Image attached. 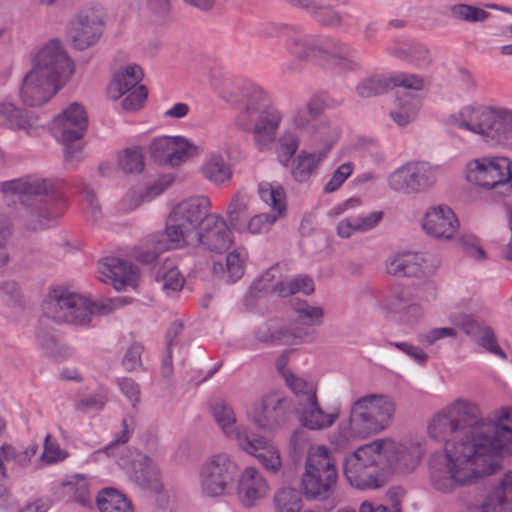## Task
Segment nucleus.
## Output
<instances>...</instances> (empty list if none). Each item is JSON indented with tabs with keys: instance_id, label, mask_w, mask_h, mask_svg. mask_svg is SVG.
I'll return each mask as SVG.
<instances>
[{
	"instance_id": "obj_53",
	"label": "nucleus",
	"mask_w": 512,
	"mask_h": 512,
	"mask_svg": "<svg viewBox=\"0 0 512 512\" xmlns=\"http://www.w3.org/2000/svg\"><path fill=\"white\" fill-rule=\"evenodd\" d=\"M118 165L124 173H140L144 168L143 155L139 148H127L119 157Z\"/></svg>"
},
{
	"instance_id": "obj_18",
	"label": "nucleus",
	"mask_w": 512,
	"mask_h": 512,
	"mask_svg": "<svg viewBox=\"0 0 512 512\" xmlns=\"http://www.w3.org/2000/svg\"><path fill=\"white\" fill-rule=\"evenodd\" d=\"M149 152L155 163L177 167L190 157L198 155L199 148L184 137L164 136L152 141Z\"/></svg>"
},
{
	"instance_id": "obj_9",
	"label": "nucleus",
	"mask_w": 512,
	"mask_h": 512,
	"mask_svg": "<svg viewBox=\"0 0 512 512\" xmlns=\"http://www.w3.org/2000/svg\"><path fill=\"white\" fill-rule=\"evenodd\" d=\"M338 472L336 461L326 446L311 448L305 460L300 491L308 500L325 501L335 492Z\"/></svg>"
},
{
	"instance_id": "obj_58",
	"label": "nucleus",
	"mask_w": 512,
	"mask_h": 512,
	"mask_svg": "<svg viewBox=\"0 0 512 512\" xmlns=\"http://www.w3.org/2000/svg\"><path fill=\"white\" fill-rule=\"evenodd\" d=\"M354 165L351 162H346L340 165L333 173L329 182L324 186L326 193H332L339 189L346 179L352 174Z\"/></svg>"
},
{
	"instance_id": "obj_5",
	"label": "nucleus",
	"mask_w": 512,
	"mask_h": 512,
	"mask_svg": "<svg viewBox=\"0 0 512 512\" xmlns=\"http://www.w3.org/2000/svg\"><path fill=\"white\" fill-rule=\"evenodd\" d=\"M236 125L253 134L255 146L259 151H267L275 142L283 119L282 112L272 105L267 93L260 87L247 86L242 100L237 106Z\"/></svg>"
},
{
	"instance_id": "obj_47",
	"label": "nucleus",
	"mask_w": 512,
	"mask_h": 512,
	"mask_svg": "<svg viewBox=\"0 0 512 512\" xmlns=\"http://www.w3.org/2000/svg\"><path fill=\"white\" fill-rule=\"evenodd\" d=\"M388 75H375L364 79L356 86V93L361 98L375 97L390 90Z\"/></svg>"
},
{
	"instance_id": "obj_14",
	"label": "nucleus",
	"mask_w": 512,
	"mask_h": 512,
	"mask_svg": "<svg viewBox=\"0 0 512 512\" xmlns=\"http://www.w3.org/2000/svg\"><path fill=\"white\" fill-rule=\"evenodd\" d=\"M105 12L102 6L85 7L71 20L68 39L73 48L83 51L95 45L102 36Z\"/></svg>"
},
{
	"instance_id": "obj_44",
	"label": "nucleus",
	"mask_w": 512,
	"mask_h": 512,
	"mask_svg": "<svg viewBox=\"0 0 512 512\" xmlns=\"http://www.w3.org/2000/svg\"><path fill=\"white\" fill-rule=\"evenodd\" d=\"M399 109L391 111L390 116L399 126H406L416 115L420 101L417 96L404 93L398 98Z\"/></svg>"
},
{
	"instance_id": "obj_27",
	"label": "nucleus",
	"mask_w": 512,
	"mask_h": 512,
	"mask_svg": "<svg viewBox=\"0 0 512 512\" xmlns=\"http://www.w3.org/2000/svg\"><path fill=\"white\" fill-rule=\"evenodd\" d=\"M209 206L206 197H192L175 206L171 213L194 232L196 228H201L203 222L211 215Z\"/></svg>"
},
{
	"instance_id": "obj_43",
	"label": "nucleus",
	"mask_w": 512,
	"mask_h": 512,
	"mask_svg": "<svg viewBox=\"0 0 512 512\" xmlns=\"http://www.w3.org/2000/svg\"><path fill=\"white\" fill-rule=\"evenodd\" d=\"M236 443L242 451L254 456L257 460L260 459L262 455H269L279 451L270 440L265 437L251 438L248 435V431L240 436Z\"/></svg>"
},
{
	"instance_id": "obj_56",
	"label": "nucleus",
	"mask_w": 512,
	"mask_h": 512,
	"mask_svg": "<svg viewBox=\"0 0 512 512\" xmlns=\"http://www.w3.org/2000/svg\"><path fill=\"white\" fill-rule=\"evenodd\" d=\"M388 76L391 89L403 87L405 89L420 91L424 88V79L419 75L399 72Z\"/></svg>"
},
{
	"instance_id": "obj_52",
	"label": "nucleus",
	"mask_w": 512,
	"mask_h": 512,
	"mask_svg": "<svg viewBox=\"0 0 512 512\" xmlns=\"http://www.w3.org/2000/svg\"><path fill=\"white\" fill-rule=\"evenodd\" d=\"M243 135L238 131L227 130L221 137L219 149L222 150L227 159H237L241 154Z\"/></svg>"
},
{
	"instance_id": "obj_34",
	"label": "nucleus",
	"mask_w": 512,
	"mask_h": 512,
	"mask_svg": "<svg viewBox=\"0 0 512 512\" xmlns=\"http://www.w3.org/2000/svg\"><path fill=\"white\" fill-rule=\"evenodd\" d=\"M143 78V71L136 64L128 65L119 70L108 86V96L112 100H117L127 92L134 90L139 86Z\"/></svg>"
},
{
	"instance_id": "obj_7",
	"label": "nucleus",
	"mask_w": 512,
	"mask_h": 512,
	"mask_svg": "<svg viewBox=\"0 0 512 512\" xmlns=\"http://www.w3.org/2000/svg\"><path fill=\"white\" fill-rule=\"evenodd\" d=\"M133 419L123 418L122 430L116 434L115 440L107 445L103 452L107 456L116 458L120 468L140 487L159 490L161 487L160 474L153 461L137 450L124 445L129 441L133 431Z\"/></svg>"
},
{
	"instance_id": "obj_16",
	"label": "nucleus",
	"mask_w": 512,
	"mask_h": 512,
	"mask_svg": "<svg viewBox=\"0 0 512 512\" xmlns=\"http://www.w3.org/2000/svg\"><path fill=\"white\" fill-rule=\"evenodd\" d=\"M509 158L504 156L482 157L466 165V179L486 189L505 191L508 180Z\"/></svg>"
},
{
	"instance_id": "obj_51",
	"label": "nucleus",
	"mask_w": 512,
	"mask_h": 512,
	"mask_svg": "<svg viewBox=\"0 0 512 512\" xmlns=\"http://www.w3.org/2000/svg\"><path fill=\"white\" fill-rule=\"evenodd\" d=\"M247 254L244 250H234L226 257L227 281L236 282L239 280L245 270Z\"/></svg>"
},
{
	"instance_id": "obj_19",
	"label": "nucleus",
	"mask_w": 512,
	"mask_h": 512,
	"mask_svg": "<svg viewBox=\"0 0 512 512\" xmlns=\"http://www.w3.org/2000/svg\"><path fill=\"white\" fill-rule=\"evenodd\" d=\"M260 199L271 207V213L257 214L243 228L252 234H259L267 231L279 218L286 213L285 191L282 187H273L268 182H261L258 185Z\"/></svg>"
},
{
	"instance_id": "obj_1",
	"label": "nucleus",
	"mask_w": 512,
	"mask_h": 512,
	"mask_svg": "<svg viewBox=\"0 0 512 512\" xmlns=\"http://www.w3.org/2000/svg\"><path fill=\"white\" fill-rule=\"evenodd\" d=\"M427 433L445 442L429 459L430 484L450 494L498 471L499 456H512V408L484 421L477 404L458 398L432 416Z\"/></svg>"
},
{
	"instance_id": "obj_42",
	"label": "nucleus",
	"mask_w": 512,
	"mask_h": 512,
	"mask_svg": "<svg viewBox=\"0 0 512 512\" xmlns=\"http://www.w3.org/2000/svg\"><path fill=\"white\" fill-rule=\"evenodd\" d=\"M284 381L296 398L297 404L294 406V409L317 397L316 386L311 381H307L296 374H288L287 379Z\"/></svg>"
},
{
	"instance_id": "obj_30",
	"label": "nucleus",
	"mask_w": 512,
	"mask_h": 512,
	"mask_svg": "<svg viewBox=\"0 0 512 512\" xmlns=\"http://www.w3.org/2000/svg\"><path fill=\"white\" fill-rule=\"evenodd\" d=\"M301 424L311 430H323L331 427L339 417V412H324L319 406L317 397L304 405L295 408Z\"/></svg>"
},
{
	"instance_id": "obj_35",
	"label": "nucleus",
	"mask_w": 512,
	"mask_h": 512,
	"mask_svg": "<svg viewBox=\"0 0 512 512\" xmlns=\"http://www.w3.org/2000/svg\"><path fill=\"white\" fill-rule=\"evenodd\" d=\"M322 53L326 55L333 66L341 70L355 71L360 68V62L354 50L341 41H330L326 47H321L320 54Z\"/></svg>"
},
{
	"instance_id": "obj_12",
	"label": "nucleus",
	"mask_w": 512,
	"mask_h": 512,
	"mask_svg": "<svg viewBox=\"0 0 512 512\" xmlns=\"http://www.w3.org/2000/svg\"><path fill=\"white\" fill-rule=\"evenodd\" d=\"M292 399L282 391H271L255 404L251 419L256 427L275 431L284 426L294 412Z\"/></svg>"
},
{
	"instance_id": "obj_61",
	"label": "nucleus",
	"mask_w": 512,
	"mask_h": 512,
	"mask_svg": "<svg viewBox=\"0 0 512 512\" xmlns=\"http://www.w3.org/2000/svg\"><path fill=\"white\" fill-rule=\"evenodd\" d=\"M147 89L144 85L137 86L122 101V107L126 111H136L143 106L147 99Z\"/></svg>"
},
{
	"instance_id": "obj_3",
	"label": "nucleus",
	"mask_w": 512,
	"mask_h": 512,
	"mask_svg": "<svg viewBox=\"0 0 512 512\" xmlns=\"http://www.w3.org/2000/svg\"><path fill=\"white\" fill-rule=\"evenodd\" d=\"M395 403L387 395L368 394L358 398L350 408L347 421H342L330 435V443L337 449H346L352 442L364 439L386 429L395 414Z\"/></svg>"
},
{
	"instance_id": "obj_31",
	"label": "nucleus",
	"mask_w": 512,
	"mask_h": 512,
	"mask_svg": "<svg viewBox=\"0 0 512 512\" xmlns=\"http://www.w3.org/2000/svg\"><path fill=\"white\" fill-rule=\"evenodd\" d=\"M482 512H512V470L503 474L484 502Z\"/></svg>"
},
{
	"instance_id": "obj_26",
	"label": "nucleus",
	"mask_w": 512,
	"mask_h": 512,
	"mask_svg": "<svg viewBox=\"0 0 512 512\" xmlns=\"http://www.w3.org/2000/svg\"><path fill=\"white\" fill-rule=\"evenodd\" d=\"M382 441L389 442L392 447L390 451L382 453L389 460L388 474L395 469L411 471L414 470L421 459L422 449L417 444H397L395 441L385 438Z\"/></svg>"
},
{
	"instance_id": "obj_64",
	"label": "nucleus",
	"mask_w": 512,
	"mask_h": 512,
	"mask_svg": "<svg viewBox=\"0 0 512 512\" xmlns=\"http://www.w3.org/2000/svg\"><path fill=\"white\" fill-rule=\"evenodd\" d=\"M144 347L140 343H133L126 351L122 364L127 371H134L142 366L141 354Z\"/></svg>"
},
{
	"instance_id": "obj_17",
	"label": "nucleus",
	"mask_w": 512,
	"mask_h": 512,
	"mask_svg": "<svg viewBox=\"0 0 512 512\" xmlns=\"http://www.w3.org/2000/svg\"><path fill=\"white\" fill-rule=\"evenodd\" d=\"M192 233L193 231L170 213L166 221L165 233L150 235L146 248L138 252L137 259L145 264L152 263L161 253L170 248L182 247L186 243L187 237Z\"/></svg>"
},
{
	"instance_id": "obj_28",
	"label": "nucleus",
	"mask_w": 512,
	"mask_h": 512,
	"mask_svg": "<svg viewBox=\"0 0 512 512\" xmlns=\"http://www.w3.org/2000/svg\"><path fill=\"white\" fill-rule=\"evenodd\" d=\"M268 491L266 480L254 467H247L238 483V496L245 507H253Z\"/></svg>"
},
{
	"instance_id": "obj_32",
	"label": "nucleus",
	"mask_w": 512,
	"mask_h": 512,
	"mask_svg": "<svg viewBox=\"0 0 512 512\" xmlns=\"http://www.w3.org/2000/svg\"><path fill=\"white\" fill-rule=\"evenodd\" d=\"M387 273L397 277H421L423 259L415 252L396 253L387 262Z\"/></svg>"
},
{
	"instance_id": "obj_50",
	"label": "nucleus",
	"mask_w": 512,
	"mask_h": 512,
	"mask_svg": "<svg viewBox=\"0 0 512 512\" xmlns=\"http://www.w3.org/2000/svg\"><path fill=\"white\" fill-rule=\"evenodd\" d=\"M275 512H299L301 499L292 488H282L274 495Z\"/></svg>"
},
{
	"instance_id": "obj_54",
	"label": "nucleus",
	"mask_w": 512,
	"mask_h": 512,
	"mask_svg": "<svg viewBox=\"0 0 512 512\" xmlns=\"http://www.w3.org/2000/svg\"><path fill=\"white\" fill-rule=\"evenodd\" d=\"M453 18L466 22H483L489 17L485 10L468 4H456L450 8Z\"/></svg>"
},
{
	"instance_id": "obj_40",
	"label": "nucleus",
	"mask_w": 512,
	"mask_h": 512,
	"mask_svg": "<svg viewBox=\"0 0 512 512\" xmlns=\"http://www.w3.org/2000/svg\"><path fill=\"white\" fill-rule=\"evenodd\" d=\"M100 512H133L130 501L114 488H104L96 498Z\"/></svg>"
},
{
	"instance_id": "obj_57",
	"label": "nucleus",
	"mask_w": 512,
	"mask_h": 512,
	"mask_svg": "<svg viewBox=\"0 0 512 512\" xmlns=\"http://www.w3.org/2000/svg\"><path fill=\"white\" fill-rule=\"evenodd\" d=\"M459 244L462 250L471 258L478 262H483L487 259L486 252L482 248L479 239L471 234L462 235L459 239Z\"/></svg>"
},
{
	"instance_id": "obj_37",
	"label": "nucleus",
	"mask_w": 512,
	"mask_h": 512,
	"mask_svg": "<svg viewBox=\"0 0 512 512\" xmlns=\"http://www.w3.org/2000/svg\"><path fill=\"white\" fill-rule=\"evenodd\" d=\"M211 411L214 420L229 439L237 442L240 436L247 431L245 426L236 425L234 410L225 401L219 400L211 404Z\"/></svg>"
},
{
	"instance_id": "obj_41",
	"label": "nucleus",
	"mask_w": 512,
	"mask_h": 512,
	"mask_svg": "<svg viewBox=\"0 0 512 512\" xmlns=\"http://www.w3.org/2000/svg\"><path fill=\"white\" fill-rule=\"evenodd\" d=\"M294 311L296 313L295 324L290 327L307 328L312 333V340L315 338L312 326H319L323 323L324 311L321 307L309 305L307 302L298 304ZM310 342V340L308 341Z\"/></svg>"
},
{
	"instance_id": "obj_49",
	"label": "nucleus",
	"mask_w": 512,
	"mask_h": 512,
	"mask_svg": "<svg viewBox=\"0 0 512 512\" xmlns=\"http://www.w3.org/2000/svg\"><path fill=\"white\" fill-rule=\"evenodd\" d=\"M299 138L298 136L291 132L285 131L278 138V144L276 147V154L279 162L283 166H287L294 154L296 153L299 147Z\"/></svg>"
},
{
	"instance_id": "obj_46",
	"label": "nucleus",
	"mask_w": 512,
	"mask_h": 512,
	"mask_svg": "<svg viewBox=\"0 0 512 512\" xmlns=\"http://www.w3.org/2000/svg\"><path fill=\"white\" fill-rule=\"evenodd\" d=\"M249 199L247 194L238 191L232 198L227 215L233 228L242 230L243 221L247 217Z\"/></svg>"
},
{
	"instance_id": "obj_21",
	"label": "nucleus",
	"mask_w": 512,
	"mask_h": 512,
	"mask_svg": "<svg viewBox=\"0 0 512 512\" xmlns=\"http://www.w3.org/2000/svg\"><path fill=\"white\" fill-rule=\"evenodd\" d=\"M277 272L278 269L272 267L260 277L259 285L262 290L280 297H287L298 292L309 295L314 291V283L311 277L296 276L290 279H276Z\"/></svg>"
},
{
	"instance_id": "obj_11",
	"label": "nucleus",
	"mask_w": 512,
	"mask_h": 512,
	"mask_svg": "<svg viewBox=\"0 0 512 512\" xmlns=\"http://www.w3.org/2000/svg\"><path fill=\"white\" fill-rule=\"evenodd\" d=\"M32 71L62 89L75 72V64L59 40L44 44L32 60Z\"/></svg>"
},
{
	"instance_id": "obj_39",
	"label": "nucleus",
	"mask_w": 512,
	"mask_h": 512,
	"mask_svg": "<svg viewBox=\"0 0 512 512\" xmlns=\"http://www.w3.org/2000/svg\"><path fill=\"white\" fill-rule=\"evenodd\" d=\"M47 319L48 318L45 317L40 321V327L36 333L37 344L46 356L56 361L67 359L72 355V349L62 344L58 337L48 329L46 325Z\"/></svg>"
},
{
	"instance_id": "obj_6",
	"label": "nucleus",
	"mask_w": 512,
	"mask_h": 512,
	"mask_svg": "<svg viewBox=\"0 0 512 512\" xmlns=\"http://www.w3.org/2000/svg\"><path fill=\"white\" fill-rule=\"evenodd\" d=\"M390 447L389 442L377 439L345 456L343 471L349 484L359 490L383 486L389 460L382 453L390 451Z\"/></svg>"
},
{
	"instance_id": "obj_24",
	"label": "nucleus",
	"mask_w": 512,
	"mask_h": 512,
	"mask_svg": "<svg viewBox=\"0 0 512 512\" xmlns=\"http://www.w3.org/2000/svg\"><path fill=\"white\" fill-rule=\"evenodd\" d=\"M59 90L30 69L22 80L19 95L24 105L37 107L48 102Z\"/></svg>"
},
{
	"instance_id": "obj_63",
	"label": "nucleus",
	"mask_w": 512,
	"mask_h": 512,
	"mask_svg": "<svg viewBox=\"0 0 512 512\" xmlns=\"http://www.w3.org/2000/svg\"><path fill=\"white\" fill-rule=\"evenodd\" d=\"M172 181L173 179L168 175L159 178L153 184L147 186L140 194V202H149L153 200L155 197L163 193L171 185Z\"/></svg>"
},
{
	"instance_id": "obj_22",
	"label": "nucleus",
	"mask_w": 512,
	"mask_h": 512,
	"mask_svg": "<svg viewBox=\"0 0 512 512\" xmlns=\"http://www.w3.org/2000/svg\"><path fill=\"white\" fill-rule=\"evenodd\" d=\"M198 242L207 250L222 253L231 243V231L226 222L218 215H210L200 228Z\"/></svg>"
},
{
	"instance_id": "obj_10",
	"label": "nucleus",
	"mask_w": 512,
	"mask_h": 512,
	"mask_svg": "<svg viewBox=\"0 0 512 512\" xmlns=\"http://www.w3.org/2000/svg\"><path fill=\"white\" fill-rule=\"evenodd\" d=\"M264 38L279 36L284 38L286 51L294 57L284 66L288 73H298L302 70L301 63L320 55L321 47L310 36L306 35L298 25L288 23H269L260 30Z\"/></svg>"
},
{
	"instance_id": "obj_48",
	"label": "nucleus",
	"mask_w": 512,
	"mask_h": 512,
	"mask_svg": "<svg viewBox=\"0 0 512 512\" xmlns=\"http://www.w3.org/2000/svg\"><path fill=\"white\" fill-rule=\"evenodd\" d=\"M156 279L161 283L164 290L179 291L184 285V278L171 261L165 262L158 269Z\"/></svg>"
},
{
	"instance_id": "obj_8",
	"label": "nucleus",
	"mask_w": 512,
	"mask_h": 512,
	"mask_svg": "<svg viewBox=\"0 0 512 512\" xmlns=\"http://www.w3.org/2000/svg\"><path fill=\"white\" fill-rule=\"evenodd\" d=\"M118 300L105 303H93L84 296L65 288H54L45 305L46 318L74 325H84L90 322L93 314L105 315L112 312Z\"/></svg>"
},
{
	"instance_id": "obj_4",
	"label": "nucleus",
	"mask_w": 512,
	"mask_h": 512,
	"mask_svg": "<svg viewBox=\"0 0 512 512\" xmlns=\"http://www.w3.org/2000/svg\"><path fill=\"white\" fill-rule=\"evenodd\" d=\"M447 123L478 136L492 148L512 149V109L504 106L469 104L449 115Z\"/></svg>"
},
{
	"instance_id": "obj_29",
	"label": "nucleus",
	"mask_w": 512,
	"mask_h": 512,
	"mask_svg": "<svg viewBox=\"0 0 512 512\" xmlns=\"http://www.w3.org/2000/svg\"><path fill=\"white\" fill-rule=\"evenodd\" d=\"M460 328L487 352L502 359H506V354L498 345L496 336L491 327L475 320L471 316H465L461 320Z\"/></svg>"
},
{
	"instance_id": "obj_33",
	"label": "nucleus",
	"mask_w": 512,
	"mask_h": 512,
	"mask_svg": "<svg viewBox=\"0 0 512 512\" xmlns=\"http://www.w3.org/2000/svg\"><path fill=\"white\" fill-rule=\"evenodd\" d=\"M200 172L204 179L217 186L228 183L232 178V169L219 151L206 155Z\"/></svg>"
},
{
	"instance_id": "obj_20",
	"label": "nucleus",
	"mask_w": 512,
	"mask_h": 512,
	"mask_svg": "<svg viewBox=\"0 0 512 512\" xmlns=\"http://www.w3.org/2000/svg\"><path fill=\"white\" fill-rule=\"evenodd\" d=\"M88 118L84 107L71 103L52 123L51 130L56 139L67 145L83 137Z\"/></svg>"
},
{
	"instance_id": "obj_38",
	"label": "nucleus",
	"mask_w": 512,
	"mask_h": 512,
	"mask_svg": "<svg viewBox=\"0 0 512 512\" xmlns=\"http://www.w3.org/2000/svg\"><path fill=\"white\" fill-rule=\"evenodd\" d=\"M330 150V145L321 151L308 153L301 151L293 160L291 173L297 182H306L309 178L315 175L318 167L323 159L327 156Z\"/></svg>"
},
{
	"instance_id": "obj_59",
	"label": "nucleus",
	"mask_w": 512,
	"mask_h": 512,
	"mask_svg": "<svg viewBox=\"0 0 512 512\" xmlns=\"http://www.w3.org/2000/svg\"><path fill=\"white\" fill-rule=\"evenodd\" d=\"M107 398L101 393L82 395L76 402L75 407L78 411L88 412L100 410L104 407Z\"/></svg>"
},
{
	"instance_id": "obj_55",
	"label": "nucleus",
	"mask_w": 512,
	"mask_h": 512,
	"mask_svg": "<svg viewBox=\"0 0 512 512\" xmlns=\"http://www.w3.org/2000/svg\"><path fill=\"white\" fill-rule=\"evenodd\" d=\"M408 301L409 299L403 289L393 290L381 301L380 307L386 314H397L399 316Z\"/></svg>"
},
{
	"instance_id": "obj_62",
	"label": "nucleus",
	"mask_w": 512,
	"mask_h": 512,
	"mask_svg": "<svg viewBox=\"0 0 512 512\" xmlns=\"http://www.w3.org/2000/svg\"><path fill=\"white\" fill-rule=\"evenodd\" d=\"M408 60L418 67H426L430 63L429 50L422 44H412L404 50Z\"/></svg>"
},
{
	"instance_id": "obj_15",
	"label": "nucleus",
	"mask_w": 512,
	"mask_h": 512,
	"mask_svg": "<svg viewBox=\"0 0 512 512\" xmlns=\"http://www.w3.org/2000/svg\"><path fill=\"white\" fill-rule=\"evenodd\" d=\"M237 465L226 453L213 455L200 470L201 491L208 497L225 493L237 474Z\"/></svg>"
},
{
	"instance_id": "obj_2",
	"label": "nucleus",
	"mask_w": 512,
	"mask_h": 512,
	"mask_svg": "<svg viewBox=\"0 0 512 512\" xmlns=\"http://www.w3.org/2000/svg\"><path fill=\"white\" fill-rule=\"evenodd\" d=\"M0 193L5 204L14 207L10 214L0 209V250H7L12 220L27 230H42L49 227L66 208L64 201L53 195V183L37 175L3 181Z\"/></svg>"
},
{
	"instance_id": "obj_36",
	"label": "nucleus",
	"mask_w": 512,
	"mask_h": 512,
	"mask_svg": "<svg viewBox=\"0 0 512 512\" xmlns=\"http://www.w3.org/2000/svg\"><path fill=\"white\" fill-rule=\"evenodd\" d=\"M256 338L264 343L292 345L311 340L312 333L300 327H286L273 332L264 328L256 332Z\"/></svg>"
},
{
	"instance_id": "obj_45",
	"label": "nucleus",
	"mask_w": 512,
	"mask_h": 512,
	"mask_svg": "<svg viewBox=\"0 0 512 512\" xmlns=\"http://www.w3.org/2000/svg\"><path fill=\"white\" fill-rule=\"evenodd\" d=\"M308 14L316 22L327 27L338 28L343 23L341 14L331 6L326 5L323 0H315L313 5L310 6Z\"/></svg>"
},
{
	"instance_id": "obj_13",
	"label": "nucleus",
	"mask_w": 512,
	"mask_h": 512,
	"mask_svg": "<svg viewBox=\"0 0 512 512\" xmlns=\"http://www.w3.org/2000/svg\"><path fill=\"white\" fill-rule=\"evenodd\" d=\"M437 168L425 161L409 162L392 172L388 184L393 191L418 194L431 189L436 183Z\"/></svg>"
},
{
	"instance_id": "obj_25",
	"label": "nucleus",
	"mask_w": 512,
	"mask_h": 512,
	"mask_svg": "<svg viewBox=\"0 0 512 512\" xmlns=\"http://www.w3.org/2000/svg\"><path fill=\"white\" fill-rule=\"evenodd\" d=\"M99 272L105 278L111 280L116 290H122L126 286L134 287L138 277V268L129 261L110 257L106 258L99 266Z\"/></svg>"
},
{
	"instance_id": "obj_23",
	"label": "nucleus",
	"mask_w": 512,
	"mask_h": 512,
	"mask_svg": "<svg viewBox=\"0 0 512 512\" xmlns=\"http://www.w3.org/2000/svg\"><path fill=\"white\" fill-rule=\"evenodd\" d=\"M422 227L425 232L437 239H451L459 223L454 212L447 206L431 207L427 210Z\"/></svg>"
},
{
	"instance_id": "obj_60",
	"label": "nucleus",
	"mask_w": 512,
	"mask_h": 512,
	"mask_svg": "<svg viewBox=\"0 0 512 512\" xmlns=\"http://www.w3.org/2000/svg\"><path fill=\"white\" fill-rule=\"evenodd\" d=\"M41 458L46 463H54L65 459L66 452L60 448L58 442L50 434H47Z\"/></svg>"
}]
</instances>
